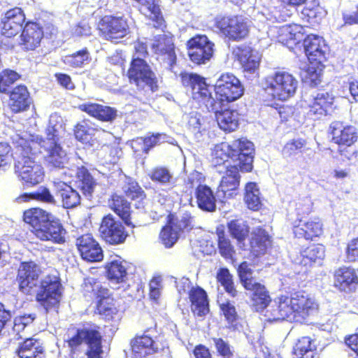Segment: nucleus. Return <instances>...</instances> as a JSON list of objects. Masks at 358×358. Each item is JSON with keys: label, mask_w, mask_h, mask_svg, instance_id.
<instances>
[{"label": "nucleus", "mask_w": 358, "mask_h": 358, "mask_svg": "<svg viewBox=\"0 0 358 358\" xmlns=\"http://www.w3.org/2000/svg\"><path fill=\"white\" fill-rule=\"evenodd\" d=\"M318 310V304L304 291H296L289 295H280L271 310L273 320H288L303 324L308 322Z\"/></svg>", "instance_id": "1"}, {"label": "nucleus", "mask_w": 358, "mask_h": 358, "mask_svg": "<svg viewBox=\"0 0 358 358\" xmlns=\"http://www.w3.org/2000/svg\"><path fill=\"white\" fill-rule=\"evenodd\" d=\"M99 325L90 322L71 327L64 340L72 358H103V336Z\"/></svg>", "instance_id": "2"}, {"label": "nucleus", "mask_w": 358, "mask_h": 358, "mask_svg": "<svg viewBox=\"0 0 358 358\" xmlns=\"http://www.w3.org/2000/svg\"><path fill=\"white\" fill-rule=\"evenodd\" d=\"M22 219L30 232L41 241H50L55 244L66 242V231L61 220L51 213L34 207L23 212Z\"/></svg>", "instance_id": "3"}, {"label": "nucleus", "mask_w": 358, "mask_h": 358, "mask_svg": "<svg viewBox=\"0 0 358 358\" xmlns=\"http://www.w3.org/2000/svg\"><path fill=\"white\" fill-rule=\"evenodd\" d=\"M296 218L292 222L294 238L307 242L316 241L324 234V223L315 213L314 204L310 199H303L296 203Z\"/></svg>", "instance_id": "4"}, {"label": "nucleus", "mask_w": 358, "mask_h": 358, "mask_svg": "<svg viewBox=\"0 0 358 358\" xmlns=\"http://www.w3.org/2000/svg\"><path fill=\"white\" fill-rule=\"evenodd\" d=\"M35 153L31 142L23 141L15 147V169L23 184L33 187L42 182L44 171L42 166L35 160Z\"/></svg>", "instance_id": "5"}, {"label": "nucleus", "mask_w": 358, "mask_h": 358, "mask_svg": "<svg viewBox=\"0 0 358 358\" xmlns=\"http://www.w3.org/2000/svg\"><path fill=\"white\" fill-rule=\"evenodd\" d=\"M224 147L215 149L213 157L215 166L224 164L231 158L233 162L238 163L241 172L252 171L255 148L251 141L242 137L234 139Z\"/></svg>", "instance_id": "6"}, {"label": "nucleus", "mask_w": 358, "mask_h": 358, "mask_svg": "<svg viewBox=\"0 0 358 358\" xmlns=\"http://www.w3.org/2000/svg\"><path fill=\"white\" fill-rule=\"evenodd\" d=\"M297 84V80L292 73L278 70L264 78L262 95L265 100L285 101L294 95Z\"/></svg>", "instance_id": "7"}, {"label": "nucleus", "mask_w": 358, "mask_h": 358, "mask_svg": "<svg viewBox=\"0 0 358 358\" xmlns=\"http://www.w3.org/2000/svg\"><path fill=\"white\" fill-rule=\"evenodd\" d=\"M213 22L214 31L229 41L239 42L246 39L250 35V22L241 15H217Z\"/></svg>", "instance_id": "8"}, {"label": "nucleus", "mask_w": 358, "mask_h": 358, "mask_svg": "<svg viewBox=\"0 0 358 358\" xmlns=\"http://www.w3.org/2000/svg\"><path fill=\"white\" fill-rule=\"evenodd\" d=\"M215 99L210 101L214 108H222L224 103L236 101L242 96L244 88L239 80L232 73H222L214 85Z\"/></svg>", "instance_id": "9"}, {"label": "nucleus", "mask_w": 358, "mask_h": 358, "mask_svg": "<svg viewBox=\"0 0 358 358\" xmlns=\"http://www.w3.org/2000/svg\"><path fill=\"white\" fill-rule=\"evenodd\" d=\"M129 83L138 90H149L155 92L159 89L158 78L150 66L143 58H132L127 71Z\"/></svg>", "instance_id": "10"}, {"label": "nucleus", "mask_w": 358, "mask_h": 358, "mask_svg": "<svg viewBox=\"0 0 358 358\" xmlns=\"http://www.w3.org/2000/svg\"><path fill=\"white\" fill-rule=\"evenodd\" d=\"M336 97L331 90L319 89L303 100L302 107L307 115L316 119L328 116L334 111Z\"/></svg>", "instance_id": "11"}, {"label": "nucleus", "mask_w": 358, "mask_h": 358, "mask_svg": "<svg viewBox=\"0 0 358 358\" xmlns=\"http://www.w3.org/2000/svg\"><path fill=\"white\" fill-rule=\"evenodd\" d=\"M62 285L58 276L47 275L40 281L36 301L48 312L59 306L62 294Z\"/></svg>", "instance_id": "12"}, {"label": "nucleus", "mask_w": 358, "mask_h": 358, "mask_svg": "<svg viewBox=\"0 0 358 358\" xmlns=\"http://www.w3.org/2000/svg\"><path fill=\"white\" fill-rule=\"evenodd\" d=\"M189 61L195 66L206 64L213 58L215 44L205 34H196L186 42Z\"/></svg>", "instance_id": "13"}, {"label": "nucleus", "mask_w": 358, "mask_h": 358, "mask_svg": "<svg viewBox=\"0 0 358 358\" xmlns=\"http://www.w3.org/2000/svg\"><path fill=\"white\" fill-rule=\"evenodd\" d=\"M99 36L108 41L119 40L129 33L128 20L122 16L106 15L100 18L97 24Z\"/></svg>", "instance_id": "14"}, {"label": "nucleus", "mask_w": 358, "mask_h": 358, "mask_svg": "<svg viewBox=\"0 0 358 358\" xmlns=\"http://www.w3.org/2000/svg\"><path fill=\"white\" fill-rule=\"evenodd\" d=\"M329 131L331 136V142L338 145L339 155L350 159L346 148L357 141V129L352 125L345 124L341 121H334L330 124Z\"/></svg>", "instance_id": "15"}, {"label": "nucleus", "mask_w": 358, "mask_h": 358, "mask_svg": "<svg viewBox=\"0 0 358 358\" xmlns=\"http://www.w3.org/2000/svg\"><path fill=\"white\" fill-rule=\"evenodd\" d=\"M26 20V14L21 7L15 6L7 10L0 19V36L14 39L23 29Z\"/></svg>", "instance_id": "16"}, {"label": "nucleus", "mask_w": 358, "mask_h": 358, "mask_svg": "<svg viewBox=\"0 0 358 358\" xmlns=\"http://www.w3.org/2000/svg\"><path fill=\"white\" fill-rule=\"evenodd\" d=\"M153 53L161 64L166 65L167 69L173 71L177 63L176 46L172 36L158 34L155 36L151 45Z\"/></svg>", "instance_id": "17"}, {"label": "nucleus", "mask_w": 358, "mask_h": 358, "mask_svg": "<svg viewBox=\"0 0 358 358\" xmlns=\"http://www.w3.org/2000/svg\"><path fill=\"white\" fill-rule=\"evenodd\" d=\"M191 229L190 217L185 216L178 220L173 214L170 213L166 217L164 226L161 229L159 239L165 248H170L178 240L180 232L185 229L189 230Z\"/></svg>", "instance_id": "18"}, {"label": "nucleus", "mask_w": 358, "mask_h": 358, "mask_svg": "<svg viewBox=\"0 0 358 358\" xmlns=\"http://www.w3.org/2000/svg\"><path fill=\"white\" fill-rule=\"evenodd\" d=\"M182 85L191 91L192 98L208 106L213 99L206 78L194 73L182 71L180 73Z\"/></svg>", "instance_id": "19"}, {"label": "nucleus", "mask_w": 358, "mask_h": 358, "mask_svg": "<svg viewBox=\"0 0 358 358\" xmlns=\"http://www.w3.org/2000/svg\"><path fill=\"white\" fill-rule=\"evenodd\" d=\"M41 273L40 266L34 262H22L15 278L19 291L27 295L31 294L38 285Z\"/></svg>", "instance_id": "20"}, {"label": "nucleus", "mask_w": 358, "mask_h": 358, "mask_svg": "<svg viewBox=\"0 0 358 358\" xmlns=\"http://www.w3.org/2000/svg\"><path fill=\"white\" fill-rule=\"evenodd\" d=\"M99 232L102 239L111 245L124 243L129 236L122 222L116 220L111 214L102 218Z\"/></svg>", "instance_id": "21"}, {"label": "nucleus", "mask_w": 358, "mask_h": 358, "mask_svg": "<svg viewBox=\"0 0 358 358\" xmlns=\"http://www.w3.org/2000/svg\"><path fill=\"white\" fill-rule=\"evenodd\" d=\"M303 47L310 64H324L327 61L329 47L323 37L308 34L303 39Z\"/></svg>", "instance_id": "22"}, {"label": "nucleus", "mask_w": 358, "mask_h": 358, "mask_svg": "<svg viewBox=\"0 0 358 358\" xmlns=\"http://www.w3.org/2000/svg\"><path fill=\"white\" fill-rule=\"evenodd\" d=\"M152 333H156L155 329H148L142 335H136L131 340V351L136 358H144L162 350L163 346L155 339Z\"/></svg>", "instance_id": "23"}, {"label": "nucleus", "mask_w": 358, "mask_h": 358, "mask_svg": "<svg viewBox=\"0 0 358 358\" xmlns=\"http://www.w3.org/2000/svg\"><path fill=\"white\" fill-rule=\"evenodd\" d=\"M333 285L340 292H355L358 287L357 270L351 266L337 268L333 273Z\"/></svg>", "instance_id": "24"}, {"label": "nucleus", "mask_w": 358, "mask_h": 358, "mask_svg": "<svg viewBox=\"0 0 358 358\" xmlns=\"http://www.w3.org/2000/svg\"><path fill=\"white\" fill-rule=\"evenodd\" d=\"M238 165L229 164L221 178L217 192L223 199H231L238 194L240 187L241 175Z\"/></svg>", "instance_id": "25"}, {"label": "nucleus", "mask_w": 358, "mask_h": 358, "mask_svg": "<svg viewBox=\"0 0 358 358\" xmlns=\"http://www.w3.org/2000/svg\"><path fill=\"white\" fill-rule=\"evenodd\" d=\"M20 34L19 45L24 51H34L41 45L44 29L40 23L27 20Z\"/></svg>", "instance_id": "26"}, {"label": "nucleus", "mask_w": 358, "mask_h": 358, "mask_svg": "<svg viewBox=\"0 0 358 358\" xmlns=\"http://www.w3.org/2000/svg\"><path fill=\"white\" fill-rule=\"evenodd\" d=\"M5 94L8 96L7 106L11 113L18 114L29 110L32 99L25 85H17Z\"/></svg>", "instance_id": "27"}, {"label": "nucleus", "mask_w": 358, "mask_h": 358, "mask_svg": "<svg viewBox=\"0 0 358 358\" xmlns=\"http://www.w3.org/2000/svg\"><path fill=\"white\" fill-rule=\"evenodd\" d=\"M76 245L81 258L89 262H99L103 259V250L99 242L90 233L79 236Z\"/></svg>", "instance_id": "28"}, {"label": "nucleus", "mask_w": 358, "mask_h": 358, "mask_svg": "<svg viewBox=\"0 0 358 358\" xmlns=\"http://www.w3.org/2000/svg\"><path fill=\"white\" fill-rule=\"evenodd\" d=\"M110 209L117 215L123 223L130 228H134L136 224L133 220L134 210L131 201L122 194L113 192L108 200Z\"/></svg>", "instance_id": "29"}, {"label": "nucleus", "mask_w": 358, "mask_h": 358, "mask_svg": "<svg viewBox=\"0 0 358 358\" xmlns=\"http://www.w3.org/2000/svg\"><path fill=\"white\" fill-rule=\"evenodd\" d=\"M234 58L239 63L244 73L257 74L260 58L255 50L248 45H238L234 51Z\"/></svg>", "instance_id": "30"}, {"label": "nucleus", "mask_w": 358, "mask_h": 358, "mask_svg": "<svg viewBox=\"0 0 358 358\" xmlns=\"http://www.w3.org/2000/svg\"><path fill=\"white\" fill-rule=\"evenodd\" d=\"M123 196L134 202L136 209L144 210L148 203V195L140 183L134 178L126 176L122 186Z\"/></svg>", "instance_id": "31"}, {"label": "nucleus", "mask_w": 358, "mask_h": 358, "mask_svg": "<svg viewBox=\"0 0 358 358\" xmlns=\"http://www.w3.org/2000/svg\"><path fill=\"white\" fill-rule=\"evenodd\" d=\"M306 34L303 25L291 23L282 25L278 30V41L292 49L299 45L303 41Z\"/></svg>", "instance_id": "32"}, {"label": "nucleus", "mask_w": 358, "mask_h": 358, "mask_svg": "<svg viewBox=\"0 0 358 358\" xmlns=\"http://www.w3.org/2000/svg\"><path fill=\"white\" fill-rule=\"evenodd\" d=\"M78 109L102 122H112L117 116L115 108L98 103H83L78 105Z\"/></svg>", "instance_id": "33"}, {"label": "nucleus", "mask_w": 358, "mask_h": 358, "mask_svg": "<svg viewBox=\"0 0 358 358\" xmlns=\"http://www.w3.org/2000/svg\"><path fill=\"white\" fill-rule=\"evenodd\" d=\"M19 358H45V349L42 341L34 336L23 338L15 350Z\"/></svg>", "instance_id": "34"}, {"label": "nucleus", "mask_w": 358, "mask_h": 358, "mask_svg": "<svg viewBox=\"0 0 358 358\" xmlns=\"http://www.w3.org/2000/svg\"><path fill=\"white\" fill-rule=\"evenodd\" d=\"M89 120H83L77 122L73 127V135L75 138L87 146H93L99 143L98 134L100 133L99 128L94 127Z\"/></svg>", "instance_id": "35"}, {"label": "nucleus", "mask_w": 358, "mask_h": 358, "mask_svg": "<svg viewBox=\"0 0 358 358\" xmlns=\"http://www.w3.org/2000/svg\"><path fill=\"white\" fill-rule=\"evenodd\" d=\"M210 108L215 113V120L220 129L226 133L236 131L239 127V115L236 110L231 108H214L213 104Z\"/></svg>", "instance_id": "36"}, {"label": "nucleus", "mask_w": 358, "mask_h": 358, "mask_svg": "<svg viewBox=\"0 0 358 358\" xmlns=\"http://www.w3.org/2000/svg\"><path fill=\"white\" fill-rule=\"evenodd\" d=\"M83 296L88 301L96 299V301L104 298L110 292L105 282L93 277L84 278L81 285Z\"/></svg>", "instance_id": "37"}, {"label": "nucleus", "mask_w": 358, "mask_h": 358, "mask_svg": "<svg viewBox=\"0 0 358 358\" xmlns=\"http://www.w3.org/2000/svg\"><path fill=\"white\" fill-rule=\"evenodd\" d=\"M245 289L250 292V299L257 312L263 311L271 303V297L264 285L258 282Z\"/></svg>", "instance_id": "38"}, {"label": "nucleus", "mask_w": 358, "mask_h": 358, "mask_svg": "<svg viewBox=\"0 0 358 358\" xmlns=\"http://www.w3.org/2000/svg\"><path fill=\"white\" fill-rule=\"evenodd\" d=\"M188 296L192 312L198 316H204L209 313V303L206 292L199 286L192 287Z\"/></svg>", "instance_id": "39"}, {"label": "nucleus", "mask_w": 358, "mask_h": 358, "mask_svg": "<svg viewBox=\"0 0 358 358\" xmlns=\"http://www.w3.org/2000/svg\"><path fill=\"white\" fill-rule=\"evenodd\" d=\"M45 151L47 154L44 157V162L47 167L50 169H62L65 167L68 157L60 143L49 145Z\"/></svg>", "instance_id": "40"}, {"label": "nucleus", "mask_w": 358, "mask_h": 358, "mask_svg": "<svg viewBox=\"0 0 358 358\" xmlns=\"http://www.w3.org/2000/svg\"><path fill=\"white\" fill-rule=\"evenodd\" d=\"M53 184L56 195L60 198L64 208H72L80 203L79 193L71 185L62 181L54 182Z\"/></svg>", "instance_id": "41"}, {"label": "nucleus", "mask_w": 358, "mask_h": 358, "mask_svg": "<svg viewBox=\"0 0 358 358\" xmlns=\"http://www.w3.org/2000/svg\"><path fill=\"white\" fill-rule=\"evenodd\" d=\"M271 237L265 229L257 227L252 232V237L250 240V253L255 257L264 255L267 248L271 245Z\"/></svg>", "instance_id": "42"}, {"label": "nucleus", "mask_w": 358, "mask_h": 358, "mask_svg": "<svg viewBox=\"0 0 358 358\" xmlns=\"http://www.w3.org/2000/svg\"><path fill=\"white\" fill-rule=\"evenodd\" d=\"M105 270L107 279L113 283H125L128 279L127 262L120 259L106 263Z\"/></svg>", "instance_id": "43"}, {"label": "nucleus", "mask_w": 358, "mask_h": 358, "mask_svg": "<svg viewBox=\"0 0 358 358\" xmlns=\"http://www.w3.org/2000/svg\"><path fill=\"white\" fill-rule=\"evenodd\" d=\"M197 206L202 210L213 212L216 209V199L213 190L206 185H198L194 192Z\"/></svg>", "instance_id": "44"}, {"label": "nucleus", "mask_w": 358, "mask_h": 358, "mask_svg": "<svg viewBox=\"0 0 358 358\" xmlns=\"http://www.w3.org/2000/svg\"><path fill=\"white\" fill-rule=\"evenodd\" d=\"M303 5L301 11V20L312 25L319 24L324 16V10L320 0H307Z\"/></svg>", "instance_id": "45"}, {"label": "nucleus", "mask_w": 358, "mask_h": 358, "mask_svg": "<svg viewBox=\"0 0 358 358\" xmlns=\"http://www.w3.org/2000/svg\"><path fill=\"white\" fill-rule=\"evenodd\" d=\"M77 187L85 195H91L97 185L96 180L85 166L78 167L76 173Z\"/></svg>", "instance_id": "46"}, {"label": "nucleus", "mask_w": 358, "mask_h": 358, "mask_svg": "<svg viewBox=\"0 0 358 358\" xmlns=\"http://www.w3.org/2000/svg\"><path fill=\"white\" fill-rule=\"evenodd\" d=\"M244 202L248 208L257 211L263 206L259 188L255 182H248L244 187Z\"/></svg>", "instance_id": "47"}, {"label": "nucleus", "mask_w": 358, "mask_h": 358, "mask_svg": "<svg viewBox=\"0 0 358 358\" xmlns=\"http://www.w3.org/2000/svg\"><path fill=\"white\" fill-rule=\"evenodd\" d=\"M217 244L219 253L224 259H231L236 252L234 245L225 231L223 224L218 225L215 229Z\"/></svg>", "instance_id": "48"}, {"label": "nucleus", "mask_w": 358, "mask_h": 358, "mask_svg": "<svg viewBox=\"0 0 358 358\" xmlns=\"http://www.w3.org/2000/svg\"><path fill=\"white\" fill-rule=\"evenodd\" d=\"M324 248L322 244H312L301 252L299 264L303 266H311L317 260L324 257Z\"/></svg>", "instance_id": "49"}, {"label": "nucleus", "mask_w": 358, "mask_h": 358, "mask_svg": "<svg viewBox=\"0 0 358 358\" xmlns=\"http://www.w3.org/2000/svg\"><path fill=\"white\" fill-rule=\"evenodd\" d=\"M115 302L113 294L110 292L104 298L96 301V313L102 316L105 320H112L118 313Z\"/></svg>", "instance_id": "50"}, {"label": "nucleus", "mask_w": 358, "mask_h": 358, "mask_svg": "<svg viewBox=\"0 0 358 358\" xmlns=\"http://www.w3.org/2000/svg\"><path fill=\"white\" fill-rule=\"evenodd\" d=\"M316 349L315 340L309 336H302L293 348L294 358H313V352Z\"/></svg>", "instance_id": "51"}, {"label": "nucleus", "mask_w": 358, "mask_h": 358, "mask_svg": "<svg viewBox=\"0 0 358 358\" xmlns=\"http://www.w3.org/2000/svg\"><path fill=\"white\" fill-rule=\"evenodd\" d=\"M227 227L231 236L238 243H243L249 237L250 229L245 222L237 219L231 220L227 222Z\"/></svg>", "instance_id": "52"}, {"label": "nucleus", "mask_w": 358, "mask_h": 358, "mask_svg": "<svg viewBox=\"0 0 358 358\" xmlns=\"http://www.w3.org/2000/svg\"><path fill=\"white\" fill-rule=\"evenodd\" d=\"M216 280L231 297L237 296L238 291L234 284V276L227 268L221 267L218 269Z\"/></svg>", "instance_id": "53"}, {"label": "nucleus", "mask_w": 358, "mask_h": 358, "mask_svg": "<svg viewBox=\"0 0 358 358\" xmlns=\"http://www.w3.org/2000/svg\"><path fill=\"white\" fill-rule=\"evenodd\" d=\"M149 178L155 184L167 185L173 182V176L171 170L164 166H157L148 174Z\"/></svg>", "instance_id": "54"}, {"label": "nucleus", "mask_w": 358, "mask_h": 358, "mask_svg": "<svg viewBox=\"0 0 358 358\" xmlns=\"http://www.w3.org/2000/svg\"><path fill=\"white\" fill-rule=\"evenodd\" d=\"M324 67V63L310 64L306 67L305 78L310 87H316L321 84Z\"/></svg>", "instance_id": "55"}, {"label": "nucleus", "mask_w": 358, "mask_h": 358, "mask_svg": "<svg viewBox=\"0 0 358 358\" xmlns=\"http://www.w3.org/2000/svg\"><path fill=\"white\" fill-rule=\"evenodd\" d=\"M22 76L17 71L5 69L0 72V94L8 92L13 85L17 80L21 79Z\"/></svg>", "instance_id": "56"}, {"label": "nucleus", "mask_w": 358, "mask_h": 358, "mask_svg": "<svg viewBox=\"0 0 358 358\" xmlns=\"http://www.w3.org/2000/svg\"><path fill=\"white\" fill-rule=\"evenodd\" d=\"M90 60V55L87 48H84L66 57V63L73 68H81L87 64Z\"/></svg>", "instance_id": "57"}, {"label": "nucleus", "mask_w": 358, "mask_h": 358, "mask_svg": "<svg viewBox=\"0 0 358 358\" xmlns=\"http://www.w3.org/2000/svg\"><path fill=\"white\" fill-rule=\"evenodd\" d=\"M237 273L240 282L244 288L257 283L255 277L252 276L253 270L250 268V264L245 261L242 262L237 268Z\"/></svg>", "instance_id": "58"}, {"label": "nucleus", "mask_w": 358, "mask_h": 358, "mask_svg": "<svg viewBox=\"0 0 358 358\" xmlns=\"http://www.w3.org/2000/svg\"><path fill=\"white\" fill-rule=\"evenodd\" d=\"M103 159L109 164H115L122 155V150L117 143L104 144L101 148Z\"/></svg>", "instance_id": "59"}, {"label": "nucleus", "mask_w": 358, "mask_h": 358, "mask_svg": "<svg viewBox=\"0 0 358 358\" xmlns=\"http://www.w3.org/2000/svg\"><path fill=\"white\" fill-rule=\"evenodd\" d=\"M145 5L150 14V19L155 22L154 27L156 29H164L166 27L165 20L162 14L159 6L153 1H147L143 3Z\"/></svg>", "instance_id": "60"}, {"label": "nucleus", "mask_w": 358, "mask_h": 358, "mask_svg": "<svg viewBox=\"0 0 358 358\" xmlns=\"http://www.w3.org/2000/svg\"><path fill=\"white\" fill-rule=\"evenodd\" d=\"M306 145V141L303 138L292 139L285 143L282 152L285 157H292L301 152Z\"/></svg>", "instance_id": "61"}, {"label": "nucleus", "mask_w": 358, "mask_h": 358, "mask_svg": "<svg viewBox=\"0 0 358 358\" xmlns=\"http://www.w3.org/2000/svg\"><path fill=\"white\" fill-rule=\"evenodd\" d=\"M217 356L221 358H234L233 347L222 338H213Z\"/></svg>", "instance_id": "62"}, {"label": "nucleus", "mask_w": 358, "mask_h": 358, "mask_svg": "<svg viewBox=\"0 0 358 358\" xmlns=\"http://www.w3.org/2000/svg\"><path fill=\"white\" fill-rule=\"evenodd\" d=\"M343 27L358 25V3H352L342 11Z\"/></svg>", "instance_id": "63"}, {"label": "nucleus", "mask_w": 358, "mask_h": 358, "mask_svg": "<svg viewBox=\"0 0 358 358\" xmlns=\"http://www.w3.org/2000/svg\"><path fill=\"white\" fill-rule=\"evenodd\" d=\"M219 306L222 315L228 323L233 324L238 320V315L236 307L229 300H227L226 301L220 303Z\"/></svg>", "instance_id": "64"}]
</instances>
